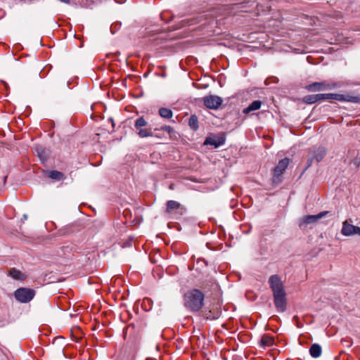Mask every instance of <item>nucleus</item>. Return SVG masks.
I'll return each mask as SVG.
<instances>
[{
  "label": "nucleus",
  "mask_w": 360,
  "mask_h": 360,
  "mask_svg": "<svg viewBox=\"0 0 360 360\" xmlns=\"http://www.w3.org/2000/svg\"><path fill=\"white\" fill-rule=\"evenodd\" d=\"M273 293L274 303L278 312L283 313L287 309V295L281 277L271 275L268 281Z\"/></svg>",
  "instance_id": "f257e3e1"
},
{
  "label": "nucleus",
  "mask_w": 360,
  "mask_h": 360,
  "mask_svg": "<svg viewBox=\"0 0 360 360\" xmlns=\"http://www.w3.org/2000/svg\"><path fill=\"white\" fill-rule=\"evenodd\" d=\"M205 295L199 290L193 289L184 294V306L191 311H198L203 306Z\"/></svg>",
  "instance_id": "f03ea898"
},
{
  "label": "nucleus",
  "mask_w": 360,
  "mask_h": 360,
  "mask_svg": "<svg viewBox=\"0 0 360 360\" xmlns=\"http://www.w3.org/2000/svg\"><path fill=\"white\" fill-rule=\"evenodd\" d=\"M35 290L28 288H19L14 292V297L20 303H28L35 296Z\"/></svg>",
  "instance_id": "7ed1b4c3"
},
{
  "label": "nucleus",
  "mask_w": 360,
  "mask_h": 360,
  "mask_svg": "<svg viewBox=\"0 0 360 360\" xmlns=\"http://www.w3.org/2000/svg\"><path fill=\"white\" fill-rule=\"evenodd\" d=\"M148 126L147 121L143 117H139L134 122V128L137 131L138 135L141 138H146L153 136V133L150 128H146Z\"/></svg>",
  "instance_id": "20e7f679"
},
{
  "label": "nucleus",
  "mask_w": 360,
  "mask_h": 360,
  "mask_svg": "<svg viewBox=\"0 0 360 360\" xmlns=\"http://www.w3.org/2000/svg\"><path fill=\"white\" fill-rule=\"evenodd\" d=\"M337 87H339V85L337 83H328L326 82H314L311 84H309L306 86V89L309 91H321L332 90Z\"/></svg>",
  "instance_id": "39448f33"
},
{
  "label": "nucleus",
  "mask_w": 360,
  "mask_h": 360,
  "mask_svg": "<svg viewBox=\"0 0 360 360\" xmlns=\"http://www.w3.org/2000/svg\"><path fill=\"white\" fill-rule=\"evenodd\" d=\"M204 105L210 109H218L222 104L223 100L221 97L215 95H210L203 97Z\"/></svg>",
  "instance_id": "423d86ee"
},
{
  "label": "nucleus",
  "mask_w": 360,
  "mask_h": 360,
  "mask_svg": "<svg viewBox=\"0 0 360 360\" xmlns=\"http://www.w3.org/2000/svg\"><path fill=\"white\" fill-rule=\"evenodd\" d=\"M326 154V151L325 148L323 147H319L315 150L311 152L309 154V158L307 160V168L309 167L314 160H315L317 162L321 161L324 156Z\"/></svg>",
  "instance_id": "0eeeda50"
},
{
  "label": "nucleus",
  "mask_w": 360,
  "mask_h": 360,
  "mask_svg": "<svg viewBox=\"0 0 360 360\" xmlns=\"http://www.w3.org/2000/svg\"><path fill=\"white\" fill-rule=\"evenodd\" d=\"M341 233L345 236H352L354 235L360 236V227L354 226L346 220L342 223Z\"/></svg>",
  "instance_id": "6e6552de"
},
{
  "label": "nucleus",
  "mask_w": 360,
  "mask_h": 360,
  "mask_svg": "<svg viewBox=\"0 0 360 360\" xmlns=\"http://www.w3.org/2000/svg\"><path fill=\"white\" fill-rule=\"evenodd\" d=\"M226 138L224 134L212 135L205 139L204 145L213 146L214 148H218L225 143Z\"/></svg>",
  "instance_id": "1a4fd4ad"
},
{
  "label": "nucleus",
  "mask_w": 360,
  "mask_h": 360,
  "mask_svg": "<svg viewBox=\"0 0 360 360\" xmlns=\"http://www.w3.org/2000/svg\"><path fill=\"white\" fill-rule=\"evenodd\" d=\"M328 212L324 211L319 213L315 215H306L302 217V221L300 224V226L302 228L303 226H306L307 224H313L316 222L319 219L325 217Z\"/></svg>",
  "instance_id": "9d476101"
},
{
  "label": "nucleus",
  "mask_w": 360,
  "mask_h": 360,
  "mask_svg": "<svg viewBox=\"0 0 360 360\" xmlns=\"http://www.w3.org/2000/svg\"><path fill=\"white\" fill-rule=\"evenodd\" d=\"M290 160L288 158H285L281 160L274 169V177H278L281 176L287 169Z\"/></svg>",
  "instance_id": "9b49d317"
},
{
  "label": "nucleus",
  "mask_w": 360,
  "mask_h": 360,
  "mask_svg": "<svg viewBox=\"0 0 360 360\" xmlns=\"http://www.w3.org/2000/svg\"><path fill=\"white\" fill-rule=\"evenodd\" d=\"M35 152L41 162H45L49 158L51 151L42 146L38 145L34 148Z\"/></svg>",
  "instance_id": "f8f14e48"
},
{
  "label": "nucleus",
  "mask_w": 360,
  "mask_h": 360,
  "mask_svg": "<svg viewBox=\"0 0 360 360\" xmlns=\"http://www.w3.org/2000/svg\"><path fill=\"white\" fill-rule=\"evenodd\" d=\"M180 207V204L174 200H169L167 202V207L165 212L167 214H172L177 211Z\"/></svg>",
  "instance_id": "ddd939ff"
},
{
  "label": "nucleus",
  "mask_w": 360,
  "mask_h": 360,
  "mask_svg": "<svg viewBox=\"0 0 360 360\" xmlns=\"http://www.w3.org/2000/svg\"><path fill=\"white\" fill-rule=\"evenodd\" d=\"M322 353V349L320 345L317 343L312 344L309 348V354L313 358H319Z\"/></svg>",
  "instance_id": "4468645a"
},
{
  "label": "nucleus",
  "mask_w": 360,
  "mask_h": 360,
  "mask_svg": "<svg viewBox=\"0 0 360 360\" xmlns=\"http://www.w3.org/2000/svg\"><path fill=\"white\" fill-rule=\"evenodd\" d=\"M262 106V102L260 101H254L248 107L243 110L244 114H248L249 112L259 110Z\"/></svg>",
  "instance_id": "2eb2a0df"
},
{
  "label": "nucleus",
  "mask_w": 360,
  "mask_h": 360,
  "mask_svg": "<svg viewBox=\"0 0 360 360\" xmlns=\"http://www.w3.org/2000/svg\"><path fill=\"white\" fill-rule=\"evenodd\" d=\"M9 276H11L14 279L20 280V281H22V280L25 279V278H26V276L23 273H22L20 271H19L15 268H12L10 269Z\"/></svg>",
  "instance_id": "dca6fc26"
},
{
  "label": "nucleus",
  "mask_w": 360,
  "mask_h": 360,
  "mask_svg": "<svg viewBox=\"0 0 360 360\" xmlns=\"http://www.w3.org/2000/svg\"><path fill=\"white\" fill-rule=\"evenodd\" d=\"M48 176L52 179H55L57 181H61L65 179V176L63 173L56 170L50 171L49 172Z\"/></svg>",
  "instance_id": "f3484780"
},
{
  "label": "nucleus",
  "mask_w": 360,
  "mask_h": 360,
  "mask_svg": "<svg viewBox=\"0 0 360 360\" xmlns=\"http://www.w3.org/2000/svg\"><path fill=\"white\" fill-rule=\"evenodd\" d=\"M260 342L263 347H270L274 344V338L269 335H264L262 338Z\"/></svg>",
  "instance_id": "a211bd4d"
},
{
  "label": "nucleus",
  "mask_w": 360,
  "mask_h": 360,
  "mask_svg": "<svg viewBox=\"0 0 360 360\" xmlns=\"http://www.w3.org/2000/svg\"><path fill=\"white\" fill-rule=\"evenodd\" d=\"M188 125L193 130L195 131L198 129V120L196 115H193L188 120Z\"/></svg>",
  "instance_id": "6ab92c4d"
},
{
  "label": "nucleus",
  "mask_w": 360,
  "mask_h": 360,
  "mask_svg": "<svg viewBox=\"0 0 360 360\" xmlns=\"http://www.w3.org/2000/svg\"><path fill=\"white\" fill-rule=\"evenodd\" d=\"M159 115L163 118L169 119L172 117V111L167 108H160Z\"/></svg>",
  "instance_id": "aec40b11"
},
{
  "label": "nucleus",
  "mask_w": 360,
  "mask_h": 360,
  "mask_svg": "<svg viewBox=\"0 0 360 360\" xmlns=\"http://www.w3.org/2000/svg\"><path fill=\"white\" fill-rule=\"evenodd\" d=\"M302 101L307 104H313L318 102L316 94L307 95L303 97Z\"/></svg>",
  "instance_id": "412c9836"
},
{
  "label": "nucleus",
  "mask_w": 360,
  "mask_h": 360,
  "mask_svg": "<svg viewBox=\"0 0 360 360\" xmlns=\"http://www.w3.org/2000/svg\"><path fill=\"white\" fill-rule=\"evenodd\" d=\"M345 101L360 104V95L352 96L347 94Z\"/></svg>",
  "instance_id": "4be33fe9"
},
{
  "label": "nucleus",
  "mask_w": 360,
  "mask_h": 360,
  "mask_svg": "<svg viewBox=\"0 0 360 360\" xmlns=\"http://www.w3.org/2000/svg\"><path fill=\"white\" fill-rule=\"evenodd\" d=\"M346 95L340 94H330V99L336 100L338 101H345Z\"/></svg>",
  "instance_id": "5701e85b"
},
{
  "label": "nucleus",
  "mask_w": 360,
  "mask_h": 360,
  "mask_svg": "<svg viewBox=\"0 0 360 360\" xmlns=\"http://www.w3.org/2000/svg\"><path fill=\"white\" fill-rule=\"evenodd\" d=\"M318 101L330 99V93L329 94H316Z\"/></svg>",
  "instance_id": "b1692460"
},
{
  "label": "nucleus",
  "mask_w": 360,
  "mask_h": 360,
  "mask_svg": "<svg viewBox=\"0 0 360 360\" xmlns=\"http://www.w3.org/2000/svg\"><path fill=\"white\" fill-rule=\"evenodd\" d=\"M162 129L169 134H172L174 131V129L170 126H164L162 127Z\"/></svg>",
  "instance_id": "393cba45"
},
{
  "label": "nucleus",
  "mask_w": 360,
  "mask_h": 360,
  "mask_svg": "<svg viewBox=\"0 0 360 360\" xmlns=\"http://www.w3.org/2000/svg\"><path fill=\"white\" fill-rule=\"evenodd\" d=\"M354 163L357 165L358 167L359 166V162L357 160H355Z\"/></svg>",
  "instance_id": "a878e982"
},
{
  "label": "nucleus",
  "mask_w": 360,
  "mask_h": 360,
  "mask_svg": "<svg viewBox=\"0 0 360 360\" xmlns=\"http://www.w3.org/2000/svg\"><path fill=\"white\" fill-rule=\"evenodd\" d=\"M22 217H23V219L26 220L27 219V215L25 214H23Z\"/></svg>",
  "instance_id": "bb28decb"
},
{
  "label": "nucleus",
  "mask_w": 360,
  "mask_h": 360,
  "mask_svg": "<svg viewBox=\"0 0 360 360\" xmlns=\"http://www.w3.org/2000/svg\"><path fill=\"white\" fill-rule=\"evenodd\" d=\"M169 188H170L171 190H173V189H174V184H170V186H169Z\"/></svg>",
  "instance_id": "cd10ccee"
},
{
  "label": "nucleus",
  "mask_w": 360,
  "mask_h": 360,
  "mask_svg": "<svg viewBox=\"0 0 360 360\" xmlns=\"http://www.w3.org/2000/svg\"><path fill=\"white\" fill-rule=\"evenodd\" d=\"M167 271L171 273V269H168Z\"/></svg>",
  "instance_id": "c85d7f7f"
}]
</instances>
